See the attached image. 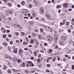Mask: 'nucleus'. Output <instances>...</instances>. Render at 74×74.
<instances>
[{
  "label": "nucleus",
  "mask_w": 74,
  "mask_h": 74,
  "mask_svg": "<svg viewBox=\"0 0 74 74\" xmlns=\"http://www.w3.org/2000/svg\"><path fill=\"white\" fill-rule=\"evenodd\" d=\"M47 38L48 40H49V41L50 42H52V41H53L52 37L48 35L47 36Z\"/></svg>",
  "instance_id": "nucleus-3"
},
{
  "label": "nucleus",
  "mask_w": 74,
  "mask_h": 74,
  "mask_svg": "<svg viewBox=\"0 0 74 74\" xmlns=\"http://www.w3.org/2000/svg\"><path fill=\"white\" fill-rule=\"evenodd\" d=\"M24 52L23 50L22 49H20L19 51L18 55L22 57V53H23Z\"/></svg>",
  "instance_id": "nucleus-2"
},
{
  "label": "nucleus",
  "mask_w": 74,
  "mask_h": 74,
  "mask_svg": "<svg viewBox=\"0 0 74 74\" xmlns=\"http://www.w3.org/2000/svg\"><path fill=\"white\" fill-rule=\"evenodd\" d=\"M55 48L56 49H58V45H56L55 46Z\"/></svg>",
  "instance_id": "nucleus-41"
},
{
  "label": "nucleus",
  "mask_w": 74,
  "mask_h": 74,
  "mask_svg": "<svg viewBox=\"0 0 74 74\" xmlns=\"http://www.w3.org/2000/svg\"><path fill=\"white\" fill-rule=\"evenodd\" d=\"M24 49L25 50V51H28V50H29V49L27 48H24Z\"/></svg>",
  "instance_id": "nucleus-30"
},
{
  "label": "nucleus",
  "mask_w": 74,
  "mask_h": 74,
  "mask_svg": "<svg viewBox=\"0 0 74 74\" xmlns=\"http://www.w3.org/2000/svg\"><path fill=\"white\" fill-rule=\"evenodd\" d=\"M38 37H39V39H41V35H39L38 36Z\"/></svg>",
  "instance_id": "nucleus-34"
},
{
  "label": "nucleus",
  "mask_w": 74,
  "mask_h": 74,
  "mask_svg": "<svg viewBox=\"0 0 74 74\" xmlns=\"http://www.w3.org/2000/svg\"><path fill=\"white\" fill-rule=\"evenodd\" d=\"M23 43L24 44H25V45H26L27 44L26 42H24Z\"/></svg>",
  "instance_id": "nucleus-48"
},
{
  "label": "nucleus",
  "mask_w": 74,
  "mask_h": 74,
  "mask_svg": "<svg viewBox=\"0 0 74 74\" xmlns=\"http://www.w3.org/2000/svg\"><path fill=\"white\" fill-rule=\"evenodd\" d=\"M41 54H39L38 56V58H41Z\"/></svg>",
  "instance_id": "nucleus-56"
},
{
  "label": "nucleus",
  "mask_w": 74,
  "mask_h": 74,
  "mask_svg": "<svg viewBox=\"0 0 74 74\" xmlns=\"http://www.w3.org/2000/svg\"><path fill=\"white\" fill-rule=\"evenodd\" d=\"M25 4V2H24V1H23L22 3V5H24Z\"/></svg>",
  "instance_id": "nucleus-54"
},
{
  "label": "nucleus",
  "mask_w": 74,
  "mask_h": 74,
  "mask_svg": "<svg viewBox=\"0 0 74 74\" xmlns=\"http://www.w3.org/2000/svg\"><path fill=\"white\" fill-rule=\"evenodd\" d=\"M36 15V13L34 12L32 14V16L33 17H35Z\"/></svg>",
  "instance_id": "nucleus-22"
},
{
  "label": "nucleus",
  "mask_w": 74,
  "mask_h": 74,
  "mask_svg": "<svg viewBox=\"0 0 74 74\" xmlns=\"http://www.w3.org/2000/svg\"><path fill=\"white\" fill-rule=\"evenodd\" d=\"M33 2L34 3H37V1L36 0H34L33 1Z\"/></svg>",
  "instance_id": "nucleus-46"
},
{
  "label": "nucleus",
  "mask_w": 74,
  "mask_h": 74,
  "mask_svg": "<svg viewBox=\"0 0 74 74\" xmlns=\"http://www.w3.org/2000/svg\"><path fill=\"white\" fill-rule=\"evenodd\" d=\"M24 19H28V17L26 16V17H24Z\"/></svg>",
  "instance_id": "nucleus-45"
},
{
  "label": "nucleus",
  "mask_w": 74,
  "mask_h": 74,
  "mask_svg": "<svg viewBox=\"0 0 74 74\" xmlns=\"http://www.w3.org/2000/svg\"><path fill=\"white\" fill-rule=\"evenodd\" d=\"M17 6L18 7H21V5H20L19 4L17 5Z\"/></svg>",
  "instance_id": "nucleus-62"
},
{
  "label": "nucleus",
  "mask_w": 74,
  "mask_h": 74,
  "mask_svg": "<svg viewBox=\"0 0 74 74\" xmlns=\"http://www.w3.org/2000/svg\"><path fill=\"white\" fill-rule=\"evenodd\" d=\"M5 59H10L11 60H12V58L7 54L5 55Z\"/></svg>",
  "instance_id": "nucleus-4"
},
{
  "label": "nucleus",
  "mask_w": 74,
  "mask_h": 74,
  "mask_svg": "<svg viewBox=\"0 0 74 74\" xmlns=\"http://www.w3.org/2000/svg\"><path fill=\"white\" fill-rule=\"evenodd\" d=\"M40 31L41 32H43L44 31V29H43L42 28H40Z\"/></svg>",
  "instance_id": "nucleus-29"
},
{
  "label": "nucleus",
  "mask_w": 74,
  "mask_h": 74,
  "mask_svg": "<svg viewBox=\"0 0 74 74\" xmlns=\"http://www.w3.org/2000/svg\"><path fill=\"white\" fill-rule=\"evenodd\" d=\"M61 40L64 41L66 39V36H62L61 37Z\"/></svg>",
  "instance_id": "nucleus-8"
},
{
  "label": "nucleus",
  "mask_w": 74,
  "mask_h": 74,
  "mask_svg": "<svg viewBox=\"0 0 74 74\" xmlns=\"http://www.w3.org/2000/svg\"><path fill=\"white\" fill-rule=\"evenodd\" d=\"M28 63H29V64H32V62L31 61H28Z\"/></svg>",
  "instance_id": "nucleus-43"
},
{
  "label": "nucleus",
  "mask_w": 74,
  "mask_h": 74,
  "mask_svg": "<svg viewBox=\"0 0 74 74\" xmlns=\"http://www.w3.org/2000/svg\"><path fill=\"white\" fill-rule=\"evenodd\" d=\"M4 22L5 23H7L8 22V18H6L5 19Z\"/></svg>",
  "instance_id": "nucleus-15"
},
{
  "label": "nucleus",
  "mask_w": 74,
  "mask_h": 74,
  "mask_svg": "<svg viewBox=\"0 0 74 74\" xmlns=\"http://www.w3.org/2000/svg\"><path fill=\"white\" fill-rule=\"evenodd\" d=\"M2 18L3 19H4V18H5V16H4L3 15L2 16H1Z\"/></svg>",
  "instance_id": "nucleus-33"
},
{
  "label": "nucleus",
  "mask_w": 74,
  "mask_h": 74,
  "mask_svg": "<svg viewBox=\"0 0 74 74\" xmlns=\"http://www.w3.org/2000/svg\"><path fill=\"white\" fill-rule=\"evenodd\" d=\"M29 24L31 25H33V24H34V23L33 21H30L29 22Z\"/></svg>",
  "instance_id": "nucleus-25"
},
{
  "label": "nucleus",
  "mask_w": 74,
  "mask_h": 74,
  "mask_svg": "<svg viewBox=\"0 0 74 74\" xmlns=\"http://www.w3.org/2000/svg\"><path fill=\"white\" fill-rule=\"evenodd\" d=\"M18 48H16L14 50V53L16 54L18 53Z\"/></svg>",
  "instance_id": "nucleus-10"
},
{
  "label": "nucleus",
  "mask_w": 74,
  "mask_h": 74,
  "mask_svg": "<svg viewBox=\"0 0 74 74\" xmlns=\"http://www.w3.org/2000/svg\"><path fill=\"white\" fill-rule=\"evenodd\" d=\"M55 58H53V62H55Z\"/></svg>",
  "instance_id": "nucleus-63"
},
{
  "label": "nucleus",
  "mask_w": 74,
  "mask_h": 74,
  "mask_svg": "<svg viewBox=\"0 0 74 74\" xmlns=\"http://www.w3.org/2000/svg\"><path fill=\"white\" fill-rule=\"evenodd\" d=\"M34 55L35 56H37V53H36V52L35 51L34 52Z\"/></svg>",
  "instance_id": "nucleus-32"
},
{
  "label": "nucleus",
  "mask_w": 74,
  "mask_h": 74,
  "mask_svg": "<svg viewBox=\"0 0 74 74\" xmlns=\"http://www.w3.org/2000/svg\"><path fill=\"white\" fill-rule=\"evenodd\" d=\"M66 25L67 26H69V22L67 21L66 23Z\"/></svg>",
  "instance_id": "nucleus-28"
},
{
  "label": "nucleus",
  "mask_w": 74,
  "mask_h": 74,
  "mask_svg": "<svg viewBox=\"0 0 74 74\" xmlns=\"http://www.w3.org/2000/svg\"><path fill=\"white\" fill-rule=\"evenodd\" d=\"M30 42V44H33V43H34V40L33 39L31 40Z\"/></svg>",
  "instance_id": "nucleus-24"
},
{
  "label": "nucleus",
  "mask_w": 74,
  "mask_h": 74,
  "mask_svg": "<svg viewBox=\"0 0 74 74\" xmlns=\"http://www.w3.org/2000/svg\"><path fill=\"white\" fill-rule=\"evenodd\" d=\"M8 50L9 51V52H10V53H11L12 52L11 49V48L10 47H8Z\"/></svg>",
  "instance_id": "nucleus-21"
},
{
  "label": "nucleus",
  "mask_w": 74,
  "mask_h": 74,
  "mask_svg": "<svg viewBox=\"0 0 74 74\" xmlns=\"http://www.w3.org/2000/svg\"><path fill=\"white\" fill-rule=\"evenodd\" d=\"M30 66H31V67H33V66H34V64H31Z\"/></svg>",
  "instance_id": "nucleus-55"
},
{
  "label": "nucleus",
  "mask_w": 74,
  "mask_h": 74,
  "mask_svg": "<svg viewBox=\"0 0 74 74\" xmlns=\"http://www.w3.org/2000/svg\"><path fill=\"white\" fill-rule=\"evenodd\" d=\"M14 34H16V35L17 36H19V33H18V32H15L14 33Z\"/></svg>",
  "instance_id": "nucleus-26"
},
{
  "label": "nucleus",
  "mask_w": 74,
  "mask_h": 74,
  "mask_svg": "<svg viewBox=\"0 0 74 74\" xmlns=\"http://www.w3.org/2000/svg\"><path fill=\"white\" fill-rule=\"evenodd\" d=\"M7 72V73H9V74H11L12 73L11 71V70H10V69H9L8 70Z\"/></svg>",
  "instance_id": "nucleus-19"
},
{
  "label": "nucleus",
  "mask_w": 74,
  "mask_h": 74,
  "mask_svg": "<svg viewBox=\"0 0 74 74\" xmlns=\"http://www.w3.org/2000/svg\"><path fill=\"white\" fill-rule=\"evenodd\" d=\"M47 67H50L51 66V65L50 64H47Z\"/></svg>",
  "instance_id": "nucleus-39"
},
{
  "label": "nucleus",
  "mask_w": 74,
  "mask_h": 74,
  "mask_svg": "<svg viewBox=\"0 0 74 74\" xmlns=\"http://www.w3.org/2000/svg\"><path fill=\"white\" fill-rule=\"evenodd\" d=\"M40 61H41V59H39L38 60V62H40Z\"/></svg>",
  "instance_id": "nucleus-51"
},
{
  "label": "nucleus",
  "mask_w": 74,
  "mask_h": 74,
  "mask_svg": "<svg viewBox=\"0 0 74 74\" xmlns=\"http://www.w3.org/2000/svg\"><path fill=\"white\" fill-rule=\"evenodd\" d=\"M6 68H7V67H4L3 68V70H6Z\"/></svg>",
  "instance_id": "nucleus-59"
},
{
  "label": "nucleus",
  "mask_w": 74,
  "mask_h": 74,
  "mask_svg": "<svg viewBox=\"0 0 74 74\" xmlns=\"http://www.w3.org/2000/svg\"><path fill=\"white\" fill-rule=\"evenodd\" d=\"M64 41L62 40H61L59 41V43L60 45H64V43L63 42Z\"/></svg>",
  "instance_id": "nucleus-6"
},
{
  "label": "nucleus",
  "mask_w": 74,
  "mask_h": 74,
  "mask_svg": "<svg viewBox=\"0 0 74 74\" xmlns=\"http://www.w3.org/2000/svg\"><path fill=\"white\" fill-rule=\"evenodd\" d=\"M21 36H24V35H25V33L23 32H22L21 33Z\"/></svg>",
  "instance_id": "nucleus-27"
},
{
  "label": "nucleus",
  "mask_w": 74,
  "mask_h": 74,
  "mask_svg": "<svg viewBox=\"0 0 74 74\" xmlns=\"http://www.w3.org/2000/svg\"><path fill=\"white\" fill-rule=\"evenodd\" d=\"M72 68L74 70V65H72Z\"/></svg>",
  "instance_id": "nucleus-64"
},
{
  "label": "nucleus",
  "mask_w": 74,
  "mask_h": 74,
  "mask_svg": "<svg viewBox=\"0 0 74 74\" xmlns=\"http://www.w3.org/2000/svg\"><path fill=\"white\" fill-rule=\"evenodd\" d=\"M12 25L15 27H19L20 26V25L18 24H15L14 23H12Z\"/></svg>",
  "instance_id": "nucleus-5"
},
{
  "label": "nucleus",
  "mask_w": 74,
  "mask_h": 74,
  "mask_svg": "<svg viewBox=\"0 0 74 74\" xmlns=\"http://www.w3.org/2000/svg\"><path fill=\"white\" fill-rule=\"evenodd\" d=\"M68 11L69 12H70V11H72V9H68Z\"/></svg>",
  "instance_id": "nucleus-58"
},
{
  "label": "nucleus",
  "mask_w": 74,
  "mask_h": 74,
  "mask_svg": "<svg viewBox=\"0 0 74 74\" xmlns=\"http://www.w3.org/2000/svg\"><path fill=\"white\" fill-rule=\"evenodd\" d=\"M46 16H47V17L49 19H51V16L49 14H46Z\"/></svg>",
  "instance_id": "nucleus-11"
},
{
  "label": "nucleus",
  "mask_w": 74,
  "mask_h": 74,
  "mask_svg": "<svg viewBox=\"0 0 74 74\" xmlns=\"http://www.w3.org/2000/svg\"><path fill=\"white\" fill-rule=\"evenodd\" d=\"M17 63L18 64H20L21 63H22V60L19 59H17Z\"/></svg>",
  "instance_id": "nucleus-12"
},
{
  "label": "nucleus",
  "mask_w": 74,
  "mask_h": 74,
  "mask_svg": "<svg viewBox=\"0 0 74 74\" xmlns=\"http://www.w3.org/2000/svg\"><path fill=\"white\" fill-rule=\"evenodd\" d=\"M18 59L16 58H14L13 59V60L14 62H16L17 61Z\"/></svg>",
  "instance_id": "nucleus-20"
},
{
  "label": "nucleus",
  "mask_w": 74,
  "mask_h": 74,
  "mask_svg": "<svg viewBox=\"0 0 74 74\" xmlns=\"http://www.w3.org/2000/svg\"><path fill=\"white\" fill-rule=\"evenodd\" d=\"M3 45L5 46V47H7V46L8 45V44H7V43L5 42H3Z\"/></svg>",
  "instance_id": "nucleus-18"
},
{
  "label": "nucleus",
  "mask_w": 74,
  "mask_h": 74,
  "mask_svg": "<svg viewBox=\"0 0 74 74\" xmlns=\"http://www.w3.org/2000/svg\"><path fill=\"white\" fill-rule=\"evenodd\" d=\"M28 13V10L25 9L23 10V14H27V13Z\"/></svg>",
  "instance_id": "nucleus-14"
},
{
  "label": "nucleus",
  "mask_w": 74,
  "mask_h": 74,
  "mask_svg": "<svg viewBox=\"0 0 74 74\" xmlns=\"http://www.w3.org/2000/svg\"><path fill=\"white\" fill-rule=\"evenodd\" d=\"M32 36H33V37H36V35L35 34H33Z\"/></svg>",
  "instance_id": "nucleus-36"
},
{
  "label": "nucleus",
  "mask_w": 74,
  "mask_h": 74,
  "mask_svg": "<svg viewBox=\"0 0 74 74\" xmlns=\"http://www.w3.org/2000/svg\"><path fill=\"white\" fill-rule=\"evenodd\" d=\"M63 60L64 62H66V61H67V59L66 58H64Z\"/></svg>",
  "instance_id": "nucleus-31"
},
{
  "label": "nucleus",
  "mask_w": 74,
  "mask_h": 74,
  "mask_svg": "<svg viewBox=\"0 0 74 74\" xmlns=\"http://www.w3.org/2000/svg\"><path fill=\"white\" fill-rule=\"evenodd\" d=\"M44 45L45 46H47V45H48V44L47 43H45Z\"/></svg>",
  "instance_id": "nucleus-37"
},
{
  "label": "nucleus",
  "mask_w": 74,
  "mask_h": 74,
  "mask_svg": "<svg viewBox=\"0 0 74 74\" xmlns=\"http://www.w3.org/2000/svg\"><path fill=\"white\" fill-rule=\"evenodd\" d=\"M16 43H19V40H16Z\"/></svg>",
  "instance_id": "nucleus-61"
},
{
  "label": "nucleus",
  "mask_w": 74,
  "mask_h": 74,
  "mask_svg": "<svg viewBox=\"0 0 74 74\" xmlns=\"http://www.w3.org/2000/svg\"><path fill=\"white\" fill-rule=\"evenodd\" d=\"M13 12L12 11H10L9 12V14H12Z\"/></svg>",
  "instance_id": "nucleus-47"
},
{
  "label": "nucleus",
  "mask_w": 74,
  "mask_h": 74,
  "mask_svg": "<svg viewBox=\"0 0 74 74\" xmlns=\"http://www.w3.org/2000/svg\"><path fill=\"white\" fill-rule=\"evenodd\" d=\"M49 53H51V52H52V49H50L49 50Z\"/></svg>",
  "instance_id": "nucleus-57"
},
{
  "label": "nucleus",
  "mask_w": 74,
  "mask_h": 74,
  "mask_svg": "<svg viewBox=\"0 0 74 74\" xmlns=\"http://www.w3.org/2000/svg\"><path fill=\"white\" fill-rule=\"evenodd\" d=\"M40 14H44V10L42 8H41V10H40Z\"/></svg>",
  "instance_id": "nucleus-9"
},
{
  "label": "nucleus",
  "mask_w": 74,
  "mask_h": 74,
  "mask_svg": "<svg viewBox=\"0 0 74 74\" xmlns=\"http://www.w3.org/2000/svg\"><path fill=\"white\" fill-rule=\"evenodd\" d=\"M12 71H14L15 73H18V71L15 70V69H12Z\"/></svg>",
  "instance_id": "nucleus-16"
},
{
  "label": "nucleus",
  "mask_w": 74,
  "mask_h": 74,
  "mask_svg": "<svg viewBox=\"0 0 74 74\" xmlns=\"http://www.w3.org/2000/svg\"><path fill=\"white\" fill-rule=\"evenodd\" d=\"M71 29H69L68 30V32L69 33H70V32H71Z\"/></svg>",
  "instance_id": "nucleus-40"
},
{
  "label": "nucleus",
  "mask_w": 74,
  "mask_h": 74,
  "mask_svg": "<svg viewBox=\"0 0 74 74\" xmlns=\"http://www.w3.org/2000/svg\"><path fill=\"white\" fill-rule=\"evenodd\" d=\"M21 67H25V64L24 63H23L21 65H20Z\"/></svg>",
  "instance_id": "nucleus-13"
},
{
  "label": "nucleus",
  "mask_w": 74,
  "mask_h": 74,
  "mask_svg": "<svg viewBox=\"0 0 74 74\" xmlns=\"http://www.w3.org/2000/svg\"><path fill=\"white\" fill-rule=\"evenodd\" d=\"M54 41L56 42L58 40V36L57 35H55L54 37Z\"/></svg>",
  "instance_id": "nucleus-7"
},
{
  "label": "nucleus",
  "mask_w": 74,
  "mask_h": 74,
  "mask_svg": "<svg viewBox=\"0 0 74 74\" xmlns=\"http://www.w3.org/2000/svg\"><path fill=\"white\" fill-rule=\"evenodd\" d=\"M8 37H12V35H11V34H9L8 35Z\"/></svg>",
  "instance_id": "nucleus-50"
},
{
  "label": "nucleus",
  "mask_w": 74,
  "mask_h": 74,
  "mask_svg": "<svg viewBox=\"0 0 74 74\" xmlns=\"http://www.w3.org/2000/svg\"><path fill=\"white\" fill-rule=\"evenodd\" d=\"M59 32L60 33H62V32H63V30L60 29L59 30Z\"/></svg>",
  "instance_id": "nucleus-38"
},
{
  "label": "nucleus",
  "mask_w": 74,
  "mask_h": 74,
  "mask_svg": "<svg viewBox=\"0 0 74 74\" xmlns=\"http://www.w3.org/2000/svg\"><path fill=\"white\" fill-rule=\"evenodd\" d=\"M25 73H29V71H28V70H26L25 71Z\"/></svg>",
  "instance_id": "nucleus-53"
},
{
  "label": "nucleus",
  "mask_w": 74,
  "mask_h": 74,
  "mask_svg": "<svg viewBox=\"0 0 74 74\" xmlns=\"http://www.w3.org/2000/svg\"><path fill=\"white\" fill-rule=\"evenodd\" d=\"M10 44H11V45H12V44H13V42L12 41H10Z\"/></svg>",
  "instance_id": "nucleus-42"
},
{
  "label": "nucleus",
  "mask_w": 74,
  "mask_h": 74,
  "mask_svg": "<svg viewBox=\"0 0 74 74\" xmlns=\"http://www.w3.org/2000/svg\"><path fill=\"white\" fill-rule=\"evenodd\" d=\"M61 8V5H58L57 6V8L58 9H59V8Z\"/></svg>",
  "instance_id": "nucleus-23"
},
{
  "label": "nucleus",
  "mask_w": 74,
  "mask_h": 74,
  "mask_svg": "<svg viewBox=\"0 0 74 74\" xmlns=\"http://www.w3.org/2000/svg\"><path fill=\"white\" fill-rule=\"evenodd\" d=\"M29 7H30V8H32V5H29Z\"/></svg>",
  "instance_id": "nucleus-44"
},
{
  "label": "nucleus",
  "mask_w": 74,
  "mask_h": 74,
  "mask_svg": "<svg viewBox=\"0 0 74 74\" xmlns=\"http://www.w3.org/2000/svg\"><path fill=\"white\" fill-rule=\"evenodd\" d=\"M41 20V21H45V20L44 18H42Z\"/></svg>",
  "instance_id": "nucleus-52"
},
{
  "label": "nucleus",
  "mask_w": 74,
  "mask_h": 74,
  "mask_svg": "<svg viewBox=\"0 0 74 74\" xmlns=\"http://www.w3.org/2000/svg\"><path fill=\"white\" fill-rule=\"evenodd\" d=\"M63 5L64 7H65V8H67L68 6V4L67 3H65L63 4Z\"/></svg>",
  "instance_id": "nucleus-17"
},
{
  "label": "nucleus",
  "mask_w": 74,
  "mask_h": 74,
  "mask_svg": "<svg viewBox=\"0 0 74 74\" xmlns=\"http://www.w3.org/2000/svg\"><path fill=\"white\" fill-rule=\"evenodd\" d=\"M44 29L45 30H46V31L50 32H53V31L51 29L49 26H45L44 27Z\"/></svg>",
  "instance_id": "nucleus-1"
},
{
  "label": "nucleus",
  "mask_w": 74,
  "mask_h": 74,
  "mask_svg": "<svg viewBox=\"0 0 74 74\" xmlns=\"http://www.w3.org/2000/svg\"><path fill=\"white\" fill-rule=\"evenodd\" d=\"M4 27H2L1 29V31H3V30H4Z\"/></svg>",
  "instance_id": "nucleus-49"
},
{
  "label": "nucleus",
  "mask_w": 74,
  "mask_h": 74,
  "mask_svg": "<svg viewBox=\"0 0 74 74\" xmlns=\"http://www.w3.org/2000/svg\"><path fill=\"white\" fill-rule=\"evenodd\" d=\"M6 33H10V30H7L6 31Z\"/></svg>",
  "instance_id": "nucleus-35"
},
{
  "label": "nucleus",
  "mask_w": 74,
  "mask_h": 74,
  "mask_svg": "<svg viewBox=\"0 0 74 74\" xmlns=\"http://www.w3.org/2000/svg\"><path fill=\"white\" fill-rule=\"evenodd\" d=\"M65 57H66V58H68V57H69V56L66 54L65 55Z\"/></svg>",
  "instance_id": "nucleus-60"
}]
</instances>
